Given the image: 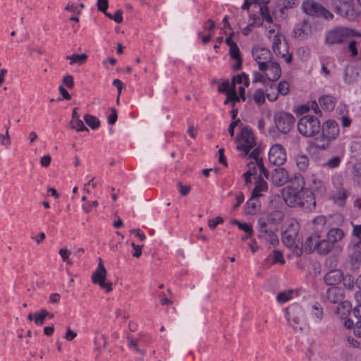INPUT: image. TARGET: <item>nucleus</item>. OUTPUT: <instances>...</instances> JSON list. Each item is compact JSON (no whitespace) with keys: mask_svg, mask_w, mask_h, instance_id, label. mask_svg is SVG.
Segmentation results:
<instances>
[{"mask_svg":"<svg viewBox=\"0 0 361 361\" xmlns=\"http://www.w3.org/2000/svg\"><path fill=\"white\" fill-rule=\"evenodd\" d=\"M329 228L330 225L327 222L326 216L319 215L312 220V232L317 237H322V235L326 232L327 233Z\"/></svg>","mask_w":361,"mask_h":361,"instance_id":"obj_24","label":"nucleus"},{"mask_svg":"<svg viewBox=\"0 0 361 361\" xmlns=\"http://www.w3.org/2000/svg\"><path fill=\"white\" fill-rule=\"evenodd\" d=\"M295 179L299 180L302 183V193L300 195V202L298 204V207L307 212L313 211L316 207L314 192L310 188H305L304 178L300 174H295Z\"/></svg>","mask_w":361,"mask_h":361,"instance_id":"obj_9","label":"nucleus"},{"mask_svg":"<svg viewBox=\"0 0 361 361\" xmlns=\"http://www.w3.org/2000/svg\"><path fill=\"white\" fill-rule=\"evenodd\" d=\"M270 0H250V6H252L259 12V15L253 14L251 17L250 16V20H253L252 23H250V25L255 27H259L262 25L263 21L271 23L273 21V18L275 20L279 19L276 15L280 12L274 13V17L270 14L269 8L267 4Z\"/></svg>","mask_w":361,"mask_h":361,"instance_id":"obj_5","label":"nucleus"},{"mask_svg":"<svg viewBox=\"0 0 361 361\" xmlns=\"http://www.w3.org/2000/svg\"><path fill=\"white\" fill-rule=\"evenodd\" d=\"M350 35L357 36L361 38V33L354 30H350L343 27H338L326 33L325 42L329 45L342 44L346 42L348 37Z\"/></svg>","mask_w":361,"mask_h":361,"instance_id":"obj_10","label":"nucleus"},{"mask_svg":"<svg viewBox=\"0 0 361 361\" xmlns=\"http://www.w3.org/2000/svg\"><path fill=\"white\" fill-rule=\"evenodd\" d=\"M49 312L46 310H41L39 312L35 313L34 322L37 326H41L44 324V319L48 316Z\"/></svg>","mask_w":361,"mask_h":361,"instance_id":"obj_43","label":"nucleus"},{"mask_svg":"<svg viewBox=\"0 0 361 361\" xmlns=\"http://www.w3.org/2000/svg\"><path fill=\"white\" fill-rule=\"evenodd\" d=\"M269 257L272 264L279 263L280 264H283L285 263L283 253L279 250H274L272 254L269 255Z\"/></svg>","mask_w":361,"mask_h":361,"instance_id":"obj_42","label":"nucleus"},{"mask_svg":"<svg viewBox=\"0 0 361 361\" xmlns=\"http://www.w3.org/2000/svg\"><path fill=\"white\" fill-rule=\"evenodd\" d=\"M265 95L263 90L258 89L253 94V99L257 105H262L265 102Z\"/></svg>","mask_w":361,"mask_h":361,"instance_id":"obj_47","label":"nucleus"},{"mask_svg":"<svg viewBox=\"0 0 361 361\" xmlns=\"http://www.w3.org/2000/svg\"><path fill=\"white\" fill-rule=\"evenodd\" d=\"M293 294V290H292L281 292V293H278V295L276 296V299L279 302L285 303L292 298Z\"/></svg>","mask_w":361,"mask_h":361,"instance_id":"obj_44","label":"nucleus"},{"mask_svg":"<svg viewBox=\"0 0 361 361\" xmlns=\"http://www.w3.org/2000/svg\"><path fill=\"white\" fill-rule=\"evenodd\" d=\"M302 193V183L299 180H291L290 185L284 188L282 191L283 199L290 207H298L300 195Z\"/></svg>","mask_w":361,"mask_h":361,"instance_id":"obj_8","label":"nucleus"},{"mask_svg":"<svg viewBox=\"0 0 361 361\" xmlns=\"http://www.w3.org/2000/svg\"><path fill=\"white\" fill-rule=\"evenodd\" d=\"M309 181L310 187L308 188H310L312 192L314 191L318 195L321 196L326 193V185L322 180L312 175Z\"/></svg>","mask_w":361,"mask_h":361,"instance_id":"obj_28","label":"nucleus"},{"mask_svg":"<svg viewBox=\"0 0 361 361\" xmlns=\"http://www.w3.org/2000/svg\"><path fill=\"white\" fill-rule=\"evenodd\" d=\"M107 271L104 266L100 261L96 270L92 276V282L98 284L102 288L104 289L106 292H109L112 289V283L107 281L106 279Z\"/></svg>","mask_w":361,"mask_h":361,"instance_id":"obj_17","label":"nucleus"},{"mask_svg":"<svg viewBox=\"0 0 361 361\" xmlns=\"http://www.w3.org/2000/svg\"><path fill=\"white\" fill-rule=\"evenodd\" d=\"M312 314L317 319V321H322L324 316V312L320 303L317 302L312 305Z\"/></svg>","mask_w":361,"mask_h":361,"instance_id":"obj_41","label":"nucleus"},{"mask_svg":"<svg viewBox=\"0 0 361 361\" xmlns=\"http://www.w3.org/2000/svg\"><path fill=\"white\" fill-rule=\"evenodd\" d=\"M231 224H233V225H237L240 230L245 231V233H248V224H247L241 223L239 221L235 220V219L232 220L231 221Z\"/></svg>","mask_w":361,"mask_h":361,"instance_id":"obj_62","label":"nucleus"},{"mask_svg":"<svg viewBox=\"0 0 361 361\" xmlns=\"http://www.w3.org/2000/svg\"><path fill=\"white\" fill-rule=\"evenodd\" d=\"M300 224L297 221H292L282 234V242L283 244L293 249L294 252L300 256L302 253L303 244L298 233Z\"/></svg>","mask_w":361,"mask_h":361,"instance_id":"obj_4","label":"nucleus"},{"mask_svg":"<svg viewBox=\"0 0 361 361\" xmlns=\"http://www.w3.org/2000/svg\"><path fill=\"white\" fill-rule=\"evenodd\" d=\"M264 146L262 142H257L250 129V178L252 176L264 175L269 178V172L264 165L263 154Z\"/></svg>","mask_w":361,"mask_h":361,"instance_id":"obj_2","label":"nucleus"},{"mask_svg":"<svg viewBox=\"0 0 361 361\" xmlns=\"http://www.w3.org/2000/svg\"><path fill=\"white\" fill-rule=\"evenodd\" d=\"M352 173L355 180L357 183L361 182V161L354 164Z\"/></svg>","mask_w":361,"mask_h":361,"instance_id":"obj_48","label":"nucleus"},{"mask_svg":"<svg viewBox=\"0 0 361 361\" xmlns=\"http://www.w3.org/2000/svg\"><path fill=\"white\" fill-rule=\"evenodd\" d=\"M264 178H266L264 175L251 176L250 183H252L254 185L251 195L254 197L263 198L264 193L267 192L268 183Z\"/></svg>","mask_w":361,"mask_h":361,"instance_id":"obj_19","label":"nucleus"},{"mask_svg":"<svg viewBox=\"0 0 361 361\" xmlns=\"http://www.w3.org/2000/svg\"><path fill=\"white\" fill-rule=\"evenodd\" d=\"M350 257V264L354 269H357L361 264V245L357 243H352L348 247Z\"/></svg>","mask_w":361,"mask_h":361,"instance_id":"obj_25","label":"nucleus"},{"mask_svg":"<svg viewBox=\"0 0 361 361\" xmlns=\"http://www.w3.org/2000/svg\"><path fill=\"white\" fill-rule=\"evenodd\" d=\"M66 59L70 61V64L71 65L74 63L81 65L86 61L87 56L85 54H73L71 56H67Z\"/></svg>","mask_w":361,"mask_h":361,"instance_id":"obj_40","label":"nucleus"},{"mask_svg":"<svg viewBox=\"0 0 361 361\" xmlns=\"http://www.w3.org/2000/svg\"><path fill=\"white\" fill-rule=\"evenodd\" d=\"M295 159L298 169L301 171H305L309 166V157L305 154H298Z\"/></svg>","mask_w":361,"mask_h":361,"instance_id":"obj_34","label":"nucleus"},{"mask_svg":"<svg viewBox=\"0 0 361 361\" xmlns=\"http://www.w3.org/2000/svg\"><path fill=\"white\" fill-rule=\"evenodd\" d=\"M287 159L285 148L280 144L272 145L269 152V161L275 166H282Z\"/></svg>","mask_w":361,"mask_h":361,"instance_id":"obj_18","label":"nucleus"},{"mask_svg":"<svg viewBox=\"0 0 361 361\" xmlns=\"http://www.w3.org/2000/svg\"><path fill=\"white\" fill-rule=\"evenodd\" d=\"M252 82L253 83L261 82L264 85H265L267 87H269L270 88V85H268V79H267L266 75H264L263 74H262L260 73H257V72L253 73Z\"/></svg>","mask_w":361,"mask_h":361,"instance_id":"obj_46","label":"nucleus"},{"mask_svg":"<svg viewBox=\"0 0 361 361\" xmlns=\"http://www.w3.org/2000/svg\"><path fill=\"white\" fill-rule=\"evenodd\" d=\"M274 123L281 133L286 134L293 128L295 118L291 114L281 111L274 114Z\"/></svg>","mask_w":361,"mask_h":361,"instance_id":"obj_14","label":"nucleus"},{"mask_svg":"<svg viewBox=\"0 0 361 361\" xmlns=\"http://www.w3.org/2000/svg\"><path fill=\"white\" fill-rule=\"evenodd\" d=\"M297 126L299 133L306 137L314 136L321 130L319 118L312 115H306L300 118Z\"/></svg>","mask_w":361,"mask_h":361,"instance_id":"obj_7","label":"nucleus"},{"mask_svg":"<svg viewBox=\"0 0 361 361\" xmlns=\"http://www.w3.org/2000/svg\"><path fill=\"white\" fill-rule=\"evenodd\" d=\"M321 237H317V235L314 233L307 237L305 244L303 245V249H305V252L308 253H311L315 251V247L317 245V242Z\"/></svg>","mask_w":361,"mask_h":361,"instance_id":"obj_33","label":"nucleus"},{"mask_svg":"<svg viewBox=\"0 0 361 361\" xmlns=\"http://www.w3.org/2000/svg\"><path fill=\"white\" fill-rule=\"evenodd\" d=\"M358 75V73L353 67H347L344 71V80L346 83L354 82Z\"/></svg>","mask_w":361,"mask_h":361,"instance_id":"obj_36","label":"nucleus"},{"mask_svg":"<svg viewBox=\"0 0 361 361\" xmlns=\"http://www.w3.org/2000/svg\"><path fill=\"white\" fill-rule=\"evenodd\" d=\"M288 171L283 167L276 168L271 172V180L276 186H282L291 181Z\"/></svg>","mask_w":361,"mask_h":361,"instance_id":"obj_22","label":"nucleus"},{"mask_svg":"<svg viewBox=\"0 0 361 361\" xmlns=\"http://www.w3.org/2000/svg\"><path fill=\"white\" fill-rule=\"evenodd\" d=\"M277 93L281 94L282 95H286L289 92V85L286 81H281L276 88Z\"/></svg>","mask_w":361,"mask_h":361,"instance_id":"obj_51","label":"nucleus"},{"mask_svg":"<svg viewBox=\"0 0 361 361\" xmlns=\"http://www.w3.org/2000/svg\"><path fill=\"white\" fill-rule=\"evenodd\" d=\"M348 197V190L343 188H339L335 192L331 194L329 200H332L337 206L344 207Z\"/></svg>","mask_w":361,"mask_h":361,"instance_id":"obj_27","label":"nucleus"},{"mask_svg":"<svg viewBox=\"0 0 361 361\" xmlns=\"http://www.w3.org/2000/svg\"><path fill=\"white\" fill-rule=\"evenodd\" d=\"M117 118V111L115 109L112 108L110 114L108 116V123L110 125H114L116 122Z\"/></svg>","mask_w":361,"mask_h":361,"instance_id":"obj_61","label":"nucleus"},{"mask_svg":"<svg viewBox=\"0 0 361 361\" xmlns=\"http://www.w3.org/2000/svg\"><path fill=\"white\" fill-rule=\"evenodd\" d=\"M331 142L329 139H327V137L324 136L322 133L321 136L314 140L313 145L317 149H326L329 147Z\"/></svg>","mask_w":361,"mask_h":361,"instance_id":"obj_37","label":"nucleus"},{"mask_svg":"<svg viewBox=\"0 0 361 361\" xmlns=\"http://www.w3.org/2000/svg\"><path fill=\"white\" fill-rule=\"evenodd\" d=\"M239 125L240 131L234 138L235 149L242 157L248 155V126L243 124L239 119L233 121L228 126V131L231 137L234 136V129Z\"/></svg>","mask_w":361,"mask_h":361,"instance_id":"obj_3","label":"nucleus"},{"mask_svg":"<svg viewBox=\"0 0 361 361\" xmlns=\"http://www.w3.org/2000/svg\"><path fill=\"white\" fill-rule=\"evenodd\" d=\"M0 143L4 146H8L10 145V138L8 135V127L6 128V132L5 135L0 134Z\"/></svg>","mask_w":361,"mask_h":361,"instance_id":"obj_60","label":"nucleus"},{"mask_svg":"<svg viewBox=\"0 0 361 361\" xmlns=\"http://www.w3.org/2000/svg\"><path fill=\"white\" fill-rule=\"evenodd\" d=\"M84 119L87 125L92 129H97L99 126V121L95 116L87 114L85 116Z\"/></svg>","mask_w":361,"mask_h":361,"instance_id":"obj_45","label":"nucleus"},{"mask_svg":"<svg viewBox=\"0 0 361 361\" xmlns=\"http://www.w3.org/2000/svg\"><path fill=\"white\" fill-rule=\"evenodd\" d=\"M178 185L179 188L180 193L183 196L187 195L191 190V188L190 185H183L180 183H178Z\"/></svg>","mask_w":361,"mask_h":361,"instance_id":"obj_64","label":"nucleus"},{"mask_svg":"<svg viewBox=\"0 0 361 361\" xmlns=\"http://www.w3.org/2000/svg\"><path fill=\"white\" fill-rule=\"evenodd\" d=\"M286 319L295 331H302L305 323V312L298 304H292L286 310Z\"/></svg>","mask_w":361,"mask_h":361,"instance_id":"obj_11","label":"nucleus"},{"mask_svg":"<svg viewBox=\"0 0 361 361\" xmlns=\"http://www.w3.org/2000/svg\"><path fill=\"white\" fill-rule=\"evenodd\" d=\"M221 223H223V219L220 216H217L215 219H209L208 226L211 229H214L217 225Z\"/></svg>","mask_w":361,"mask_h":361,"instance_id":"obj_59","label":"nucleus"},{"mask_svg":"<svg viewBox=\"0 0 361 361\" xmlns=\"http://www.w3.org/2000/svg\"><path fill=\"white\" fill-rule=\"evenodd\" d=\"M264 233L266 235V240L269 241L271 245L275 246L277 244H279V240L278 236L274 233H272V231L264 230Z\"/></svg>","mask_w":361,"mask_h":361,"instance_id":"obj_50","label":"nucleus"},{"mask_svg":"<svg viewBox=\"0 0 361 361\" xmlns=\"http://www.w3.org/2000/svg\"><path fill=\"white\" fill-rule=\"evenodd\" d=\"M262 199L259 197H250V214H256L261 210Z\"/></svg>","mask_w":361,"mask_h":361,"instance_id":"obj_35","label":"nucleus"},{"mask_svg":"<svg viewBox=\"0 0 361 361\" xmlns=\"http://www.w3.org/2000/svg\"><path fill=\"white\" fill-rule=\"evenodd\" d=\"M82 7V4L75 5L73 4L68 3L66 6V10L73 13H79Z\"/></svg>","mask_w":361,"mask_h":361,"instance_id":"obj_57","label":"nucleus"},{"mask_svg":"<svg viewBox=\"0 0 361 361\" xmlns=\"http://www.w3.org/2000/svg\"><path fill=\"white\" fill-rule=\"evenodd\" d=\"M342 281L345 288L350 290H353L355 283L352 276L349 274H347L345 276L343 275V279H342Z\"/></svg>","mask_w":361,"mask_h":361,"instance_id":"obj_49","label":"nucleus"},{"mask_svg":"<svg viewBox=\"0 0 361 361\" xmlns=\"http://www.w3.org/2000/svg\"><path fill=\"white\" fill-rule=\"evenodd\" d=\"M326 299L331 303H338L343 300L340 288L332 287L327 289L325 294Z\"/></svg>","mask_w":361,"mask_h":361,"instance_id":"obj_29","label":"nucleus"},{"mask_svg":"<svg viewBox=\"0 0 361 361\" xmlns=\"http://www.w3.org/2000/svg\"><path fill=\"white\" fill-rule=\"evenodd\" d=\"M252 55L258 64L260 71H263L267 68V63L271 62L272 54L270 50L264 47H254L252 49Z\"/></svg>","mask_w":361,"mask_h":361,"instance_id":"obj_16","label":"nucleus"},{"mask_svg":"<svg viewBox=\"0 0 361 361\" xmlns=\"http://www.w3.org/2000/svg\"><path fill=\"white\" fill-rule=\"evenodd\" d=\"M353 235L356 238L353 240L352 243H357L361 245V224L353 226Z\"/></svg>","mask_w":361,"mask_h":361,"instance_id":"obj_52","label":"nucleus"},{"mask_svg":"<svg viewBox=\"0 0 361 361\" xmlns=\"http://www.w3.org/2000/svg\"><path fill=\"white\" fill-rule=\"evenodd\" d=\"M358 49H361V39H350L348 42V49L350 52L353 57L357 56L358 54Z\"/></svg>","mask_w":361,"mask_h":361,"instance_id":"obj_39","label":"nucleus"},{"mask_svg":"<svg viewBox=\"0 0 361 361\" xmlns=\"http://www.w3.org/2000/svg\"><path fill=\"white\" fill-rule=\"evenodd\" d=\"M321 130L324 136L331 141L336 140L340 133L338 124L334 120L325 121L321 126Z\"/></svg>","mask_w":361,"mask_h":361,"instance_id":"obj_20","label":"nucleus"},{"mask_svg":"<svg viewBox=\"0 0 361 361\" xmlns=\"http://www.w3.org/2000/svg\"><path fill=\"white\" fill-rule=\"evenodd\" d=\"M128 345L130 348L135 350L136 352L143 355L145 353V351L143 350H140L137 345V342L133 340V338H128Z\"/></svg>","mask_w":361,"mask_h":361,"instance_id":"obj_58","label":"nucleus"},{"mask_svg":"<svg viewBox=\"0 0 361 361\" xmlns=\"http://www.w3.org/2000/svg\"><path fill=\"white\" fill-rule=\"evenodd\" d=\"M63 84L68 88H72L74 85L73 78L71 75H67L63 78Z\"/></svg>","mask_w":361,"mask_h":361,"instance_id":"obj_63","label":"nucleus"},{"mask_svg":"<svg viewBox=\"0 0 361 361\" xmlns=\"http://www.w3.org/2000/svg\"><path fill=\"white\" fill-rule=\"evenodd\" d=\"M319 102L322 109L326 111H332L336 105L334 97L330 95H323L319 97Z\"/></svg>","mask_w":361,"mask_h":361,"instance_id":"obj_32","label":"nucleus"},{"mask_svg":"<svg viewBox=\"0 0 361 361\" xmlns=\"http://www.w3.org/2000/svg\"><path fill=\"white\" fill-rule=\"evenodd\" d=\"M345 236L344 231L339 228H330L326 233V238L334 245Z\"/></svg>","mask_w":361,"mask_h":361,"instance_id":"obj_30","label":"nucleus"},{"mask_svg":"<svg viewBox=\"0 0 361 361\" xmlns=\"http://www.w3.org/2000/svg\"><path fill=\"white\" fill-rule=\"evenodd\" d=\"M269 32L271 34H274L272 49L275 54L283 59L286 63H290L292 61V54L289 53L288 43L286 41L282 42V36L279 33L275 34L274 30H270Z\"/></svg>","mask_w":361,"mask_h":361,"instance_id":"obj_13","label":"nucleus"},{"mask_svg":"<svg viewBox=\"0 0 361 361\" xmlns=\"http://www.w3.org/2000/svg\"><path fill=\"white\" fill-rule=\"evenodd\" d=\"M72 128L78 131L87 130V128L84 125L83 122L79 118L72 120Z\"/></svg>","mask_w":361,"mask_h":361,"instance_id":"obj_53","label":"nucleus"},{"mask_svg":"<svg viewBox=\"0 0 361 361\" xmlns=\"http://www.w3.org/2000/svg\"><path fill=\"white\" fill-rule=\"evenodd\" d=\"M248 87V76L245 73L234 75L232 80H225L219 86V92L226 94L224 104L231 102L235 104L240 99L245 100V87Z\"/></svg>","mask_w":361,"mask_h":361,"instance_id":"obj_1","label":"nucleus"},{"mask_svg":"<svg viewBox=\"0 0 361 361\" xmlns=\"http://www.w3.org/2000/svg\"><path fill=\"white\" fill-rule=\"evenodd\" d=\"M334 247V245L327 238L319 239L315 250L320 255H326L332 250Z\"/></svg>","mask_w":361,"mask_h":361,"instance_id":"obj_31","label":"nucleus"},{"mask_svg":"<svg viewBox=\"0 0 361 361\" xmlns=\"http://www.w3.org/2000/svg\"><path fill=\"white\" fill-rule=\"evenodd\" d=\"M353 0H331L334 11L339 16L353 20L355 18V11L353 6Z\"/></svg>","mask_w":361,"mask_h":361,"instance_id":"obj_15","label":"nucleus"},{"mask_svg":"<svg viewBox=\"0 0 361 361\" xmlns=\"http://www.w3.org/2000/svg\"><path fill=\"white\" fill-rule=\"evenodd\" d=\"M59 253L63 262H66L68 264H72V262L69 259V257L71 255V252L69 250L62 248L59 250Z\"/></svg>","mask_w":361,"mask_h":361,"instance_id":"obj_55","label":"nucleus"},{"mask_svg":"<svg viewBox=\"0 0 361 361\" xmlns=\"http://www.w3.org/2000/svg\"><path fill=\"white\" fill-rule=\"evenodd\" d=\"M283 8H291L298 4L299 0H279Z\"/></svg>","mask_w":361,"mask_h":361,"instance_id":"obj_54","label":"nucleus"},{"mask_svg":"<svg viewBox=\"0 0 361 361\" xmlns=\"http://www.w3.org/2000/svg\"><path fill=\"white\" fill-rule=\"evenodd\" d=\"M336 313L341 317H345L351 310V305L348 301H343L338 302Z\"/></svg>","mask_w":361,"mask_h":361,"instance_id":"obj_38","label":"nucleus"},{"mask_svg":"<svg viewBox=\"0 0 361 361\" xmlns=\"http://www.w3.org/2000/svg\"><path fill=\"white\" fill-rule=\"evenodd\" d=\"M341 159L339 157H334L330 159L326 164L325 166H328L331 169H334L338 167L341 164Z\"/></svg>","mask_w":361,"mask_h":361,"instance_id":"obj_56","label":"nucleus"},{"mask_svg":"<svg viewBox=\"0 0 361 361\" xmlns=\"http://www.w3.org/2000/svg\"><path fill=\"white\" fill-rule=\"evenodd\" d=\"M222 23H224V27L221 29L220 33L228 35V36L225 39V42L229 47V54L231 58L235 61V63L233 65V69L234 71L240 70L242 67V59L238 46L232 40V35H233V32H228V31L231 30V27L227 16L224 17Z\"/></svg>","mask_w":361,"mask_h":361,"instance_id":"obj_6","label":"nucleus"},{"mask_svg":"<svg viewBox=\"0 0 361 361\" xmlns=\"http://www.w3.org/2000/svg\"><path fill=\"white\" fill-rule=\"evenodd\" d=\"M343 279V273L341 269H333L327 272L324 276V281L328 286L338 284Z\"/></svg>","mask_w":361,"mask_h":361,"instance_id":"obj_26","label":"nucleus"},{"mask_svg":"<svg viewBox=\"0 0 361 361\" xmlns=\"http://www.w3.org/2000/svg\"><path fill=\"white\" fill-rule=\"evenodd\" d=\"M265 75L268 79V85H270V89L275 88L272 82L277 80L281 75V70L280 65L276 62L271 61L267 63V68L265 70Z\"/></svg>","mask_w":361,"mask_h":361,"instance_id":"obj_21","label":"nucleus"},{"mask_svg":"<svg viewBox=\"0 0 361 361\" xmlns=\"http://www.w3.org/2000/svg\"><path fill=\"white\" fill-rule=\"evenodd\" d=\"M313 33V28L311 23L303 20L298 23L294 28V36L297 39H304L311 36Z\"/></svg>","mask_w":361,"mask_h":361,"instance_id":"obj_23","label":"nucleus"},{"mask_svg":"<svg viewBox=\"0 0 361 361\" xmlns=\"http://www.w3.org/2000/svg\"><path fill=\"white\" fill-rule=\"evenodd\" d=\"M302 11L312 17H322L326 20H331L334 15L319 3L314 0H305L302 3Z\"/></svg>","mask_w":361,"mask_h":361,"instance_id":"obj_12","label":"nucleus"}]
</instances>
